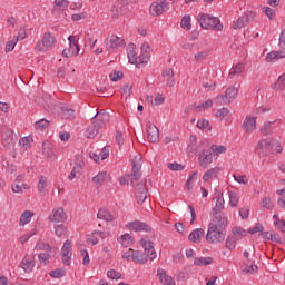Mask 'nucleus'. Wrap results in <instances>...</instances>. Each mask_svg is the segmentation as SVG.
<instances>
[{
  "instance_id": "f257e3e1",
  "label": "nucleus",
  "mask_w": 285,
  "mask_h": 285,
  "mask_svg": "<svg viewBox=\"0 0 285 285\" xmlns=\"http://www.w3.org/2000/svg\"><path fill=\"white\" fill-rule=\"evenodd\" d=\"M108 121H110V114H108V111H106L105 109L98 111L91 118V126L87 129L88 139H95V137L99 135V130H101V128H105Z\"/></svg>"
},
{
  "instance_id": "f03ea898",
  "label": "nucleus",
  "mask_w": 285,
  "mask_h": 285,
  "mask_svg": "<svg viewBox=\"0 0 285 285\" xmlns=\"http://www.w3.org/2000/svg\"><path fill=\"white\" fill-rule=\"evenodd\" d=\"M197 21L200 24V28H204L205 30H215L216 32L224 30V26L219 18L212 17L208 13H199L197 16Z\"/></svg>"
},
{
  "instance_id": "7ed1b4c3",
  "label": "nucleus",
  "mask_w": 285,
  "mask_h": 285,
  "mask_svg": "<svg viewBox=\"0 0 285 285\" xmlns=\"http://www.w3.org/2000/svg\"><path fill=\"white\" fill-rule=\"evenodd\" d=\"M226 239V229L218 228L215 224H209L207 234H206V242L208 244H222Z\"/></svg>"
},
{
  "instance_id": "20e7f679",
  "label": "nucleus",
  "mask_w": 285,
  "mask_h": 285,
  "mask_svg": "<svg viewBox=\"0 0 285 285\" xmlns=\"http://www.w3.org/2000/svg\"><path fill=\"white\" fill-rule=\"evenodd\" d=\"M258 150H264L265 148V155H275V153L279 154L284 149L282 148V145L279 144V140L273 138L271 140L262 139L257 144Z\"/></svg>"
},
{
  "instance_id": "39448f33",
  "label": "nucleus",
  "mask_w": 285,
  "mask_h": 285,
  "mask_svg": "<svg viewBox=\"0 0 285 285\" xmlns=\"http://www.w3.org/2000/svg\"><path fill=\"white\" fill-rule=\"evenodd\" d=\"M237 95H239V89L235 86H230L226 89L225 95H218L215 98V104H217V106H226V104L235 101V99H237Z\"/></svg>"
},
{
  "instance_id": "423d86ee",
  "label": "nucleus",
  "mask_w": 285,
  "mask_h": 285,
  "mask_svg": "<svg viewBox=\"0 0 285 285\" xmlns=\"http://www.w3.org/2000/svg\"><path fill=\"white\" fill-rule=\"evenodd\" d=\"M35 101L38 106H41L46 112H52V108H55V101H52L50 94H43L42 97L37 96Z\"/></svg>"
},
{
  "instance_id": "0eeeda50",
  "label": "nucleus",
  "mask_w": 285,
  "mask_h": 285,
  "mask_svg": "<svg viewBox=\"0 0 285 285\" xmlns=\"http://www.w3.org/2000/svg\"><path fill=\"white\" fill-rule=\"evenodd\" d=\"M125 47H126V41L124 40V38H119L115 35L110 36L106 43V48L109 52L119 50V48H125Z\"/></svg>"
},
{
  "instance_id": "6e6552de",
  "label": "nucleus",
  "mask_w": 285,
  "mask_h": 285,
  "mask_svg": "<svg viewBox=\"0 0 285 285\" xmlns=\"http://www.w3.org/2000/svg\"><path fill=\"white\" fill-rule=\"evenodd\" d=\"M210 164H213V151L203 149L198 155V166L205 170Z\"/></svg>"
},
{
  "instance_id": "1a4fd4ad",
  "label": "nucleus",
  "mask_w": 285,
  "mask_h": 285,
  "mask_svg": "<svg viewBox=\"0 0 285 285\" xmlns=\"http://www.w3.org/2000/svg\"><path fill=\"white\" fill-rule=\"evenodd\" d=\"M127 228H129V230H134L135 233H151L153 232V227L141 220H135L131 223L127 224Z\"/></svg>"
},
{
  "instance_id": "9d476101",
  "label": "nucleus",
  "mask_w": 285,
  "mask_h": 285,
  "mask_svg": "<svg viewBox=\"0 0 285 285\" xmlns=\"http://www.w3.org/2000/svg\"><path fill=\"white\" fill-rule=\"evenodd\" d=\"M255 19V12L250 11L249 13L242 16L240 18L237 19L236 22H234L233 28L234 30H239L242 28H245L250 23V21H254Z\"/></svg>"
},
{
  "instance_id": "9b49d317",
  "label": "nucleus",
  "mask_w": 285,
  "mask_h": 285,
  "mask_svg": "<svg viewBox=\"0 0 285 285\" xmlns=\"http://www.w3.org/2000/svg\"><path fill=\"white\" fill-rule=\"evenodd\" d=\"M140 244L144 248V252L147 257H149L150 262L157 257V252H155V243L153 240L141 239Z\"/></svg>"
},
{
  "instance_id": "f8f14e48",
  "label": "nucleus",
  "mask_w": 285,
  "mask_h": 285,
  "mask_svg": "<svg viewBox=\"0 0 285 285\" xmlns=\"http://www.w3.org/2000/svg\"><path fill=\"white\" fill-rule=\"evenodd\" d=\"M147 139L150 144L159 142V128L154 124H147Z\"/></svg>"
},
{
  "instance_id": "ddd939ff",
  "label": "nucleus",
  "mask_w": 285,
  "mask_h": 285,
  "mask_svg": "<svg viewBox=\"0 0 285 285\" xmlns=\"http://www.w3.org/2000/svg\"><path fill=\"white\" fill-rule=\"evenodd\" d=\"M2 144L4 146V148H14V132L10 129H7L6 131L2 132Z\"/></svg>"
},
{
  "instance_id": "4468645a",
  "label": "nucleus",
  "mask_w": 285,
  "mask_h": 285,
  "mask_svg": "<svg viewBox=\"0 0 285 285\" xmlns=\"http://www.w3.org/2000/svg\"><path fill=\"white\" fill-rule=\"evenodd\" d=\"M213 220L209 224H215L217 228H222L223 230H226L228 226V218L226 216H222V214H212Z\"/></svg>"
},
{
  "instance_id": "2eb2a0df",
  "label": "nucleus",
  "mask_w": 285,
  "mask_h": 285,
  "mask_svg": "<svg viewBox=\"0 0 285 285\" xmlns=\"http://www.w3.org/2000/svg\"><path fill=\"white\" fill-rule=\"evenodd\" d=\"M127 57H128L129 63L136 65V68H141V66L146 63L145 55H140L139 57H137L135 52H127Z\"/></svg>"
},
{
  "instance_id": "dca6fc26",
  "label": "nucleus",
  "mask_w": 285,
  "mask_h": 285,
  "mask_svg": "<svg viewBox=\"0 0 285 285\" xmlns=\"http://www.w3.org/2000/svg\"><path fill=\"white\" fill-rule=\"evenodd\" d=\"M164 0H157L156 2H153L149 9L150 14L153 17H159L160 14H164Z\"/></svg>"
},
{
  "instance_id": "f3484780",
  "label": "nucleus",
  "mask_w": 285,
  "mask_h": 285,
  "mask_svg": "<svg viewBox=\"0 0 285 285\" xmlns=\"http://www.w3.org/2000/svg\"><path fill=\"white\" fill-rule=\"evenodd\" d=\"M161 77L165 79L169 88H175V71L173 68H166L163 71Z\"/></svg>"
},
{
  "instance_id": "a211bd4d",
  "label": "nucleus",
  "mask_w": 285,
  "mask_h": 285,
  "mask_svg": "<svg viewBox=\"0 0 285 285\" xmlns=\"http://www.w3.org/2000/svg\"><path fill=\"white\" fill-rule=\"evenodd\" d=\"M243 128L245 129V132H253L257 128V119L254 117H246L243 122Z\"/></svg>"
},
{
  "instance_id": "6ab92c4d",
  "label": "nucleus",
  "mask_w": 285,
  "mask_h": 285,
  "mask_svg": "<svg viewBox=\"0 0 285 285\" xmlns=\"http://www.w3.org/2000/svg\"><path fill=\"white\" fill-rule=\"evenodd\" d=\"M283 50L279 51H272L266 55L265 59L268 63H271V61H277L279 59H285V47L282 48Z\"/></svg>"
},
{
  "instance_id": "aec40b11",
  "label": "nucleus",
  "mask_w": 285,
  "mask_h": 285,
  "mask_svg": "<svg viewBox=\"0 0 285 285\" xmlns=\"http://www.w3.org/2000/svg\"><path fill=\"white\" fill-rule=\"evenodd\" d=\"M219 173H222L220 167H214L212 169H208L204 175H203V181H210V179H217L219 176Z\"/></svg>"
},
{
  "instance_id": "412c9836",
  "label": "nucleus",
  "mask_w": 285,
  "mask_h": 285,
  "mask_svg": "<svg viewBox=\"0 0 285 285\" xmlns=\"http://www.w3.org/2000/svg\"><path fill=\"white\" fill-rule=\"evenodd\" d=\"M132 262H135V264H146V262H148V254L141 250H134Z\"/></svg>"
},
{
  "instance_id": "4be33fe9",
  "label": "nucleus",
  "mask_w": 285,
  "mask_h": 285,
  "mask_svg": "<svg viewBox=\"0 0 285 285\" xmlns=\"http://www.w3.org/2000/svg\"><path fill=\"white\" fill-rule=\"evenodd\" d=\"M50 222H63L66 219V212L62 207H59L58 209L53 210V214L49 216Z\"/></svg>"
},
{
  "instance_id": "5701e85b",
  "label": "nucleus",
  "mask_w": 285,
  "mask_h": 285,
  "mask_svg": "<svg viewBox=\"0 0 285 285\" xmlns=\"http://www.w3.org/2000/svg\"><path fill=\"white\" fill-rule=\"evenodd\" d=\"M204 235L205 232L202 228H196L189 234V242H193L194 244H199Z\"/></svg>"
},
{
  "instance_id": "b1692460",
  "label": "nucleus",
  "mask_w": 285,
  "mask_h": 285,
  "mask_svg": "<svg viewBox=\"0 0 285 285\" xmlns=\"http://www.w3.org/2000/svg\"><path fill=\"white\" fill-rule=\"evenodd\" d=\"M239 240V237L235 236V234L230 233L227 236V239L225 242V247L228 250H235L236 246H237V242Z\"/></svg>"
},
{
  "instance_id": "393cba45",
  "label": "nucleus",
  "mask_w": 285,
  "mask_h": 285,
  "mask_svg": "<svg viewBox=\"0 0 285 285\" xmlns=\"http://www.w3.org/2000/svg\"><path fill=\"white\" fill-rule=\"evenodd\" d=\"M35 259H28V256H24L21 261V268L24 271V273H32L35 269Z\"/></svg>"
},
{
  "instance_id": "a878e982",
  "label": "nucleus",
  "mask_w": 285,
  "mask_h": 285,
  "mask_svg": "<svg viewBox=\"0 0 285 285\" xmlns=\"http://www.w3.org/2000/svg\"><path fill=\"white\" fill-rule=\"evenodd\" d=\"M158 277L160 284L164 285H175L173 277L168 276L164 269H158Z\"/></svg>"
},
{
  "instance_id": "bb28decb",
  "label": "nucleus",
  "mask_w": 285,
  "mask_h": 285,
  "mask_svg": "<svg viewBox=\"0 0 285 285\" xmlns=\"http://www.w3.org/2000/svg\"><path fill=\"white\" fill-rule=\"evenodd\" d=\"M68 41H69L68 50L72 55H79V43H77V36H69Z\"/></svg>"
},
{
  "instance_id": "cd10ccee",
  "label": "nucleus",
  "mask_w": 285,
  "mask_h": 285,
  "mask_svg": "<svg viewBox=\"0 0 285 285\" xmlns=\"http://www.w3.org/2000/svg\"><path fill=\"white\" fill-rule=\"evenodd\" d=\"M131 179L134 181H139V179H141V164L132 163Z\"/></svg>"
},
{
  "instance_id": "c85d7f7f",
  "label": "nucleus",
  "mask_w": 285,
  "mask_h": 285,
  "mask_svg": "<svg viewBox=\"0 0 285 285\" xmlns=\"http://www.w3.org/2000/svg\"><path fill=\"white\" fill-rule=\"evenodd\" d=\"M33 216H35V213L31 210L23 212L20 216L19 225L26 226V224H30Z\"/></svg>"
},
{
  "instance_id": "c756f323",
  "label": "nucleus",
  "mask_w": 285,
  "mask_h": 285,
  "mask_svg": "<svg viewBox=\"0 0 285 285\" xmlns=\"http://www.w3.org/2000/svg\"><path fill=\"white\" fill-rule=\"evenodd\" d=\"M41 41L43 48H52L55 46V37H52L51 32L45 33Z\"/></svg>"
},
{
  "instance_id": "7c9ffc66",
  "label": "nucleus",
  "mask_w": 285,
  "mask_h": 285,
  "mask_svg": "<svg viewBox=\"0 0 285 285\" xmlns=\"http://www.w3.org/2000/svg\"><path fill=\"white\" fill-rule=\"evenodd\" d=\"M97 218L98 219H105V222H114L115 216L111 215L110 212H108V209H99L98 214H97Z\"/></svg>"
},
{
  "instance_id": "2f4dec72",
  "label": "nucleus",
  "mask_w": 285,
  "mask_h": 285,
  "mask_svg": "<svg viewBox=\"0 0 285 285\" xmlns=\"http://www.w3.org/2000/svg\"><path fill=\"white\" fill-rule=\"evenodd\" d=\"M216 117L219 119V121H228V119H230V110H228L226 107H223L216 112Z\"/></svg>"
},
{
  "instance_id": "473e14b6",
  "label": "nucleus",
  "mask_w": 285,
  "mask_h": 285,
  "mask_svg": "<svg viewBox=\"0 0 285 285\" xmlns=\"http://www.w3.org/2000/svg\"><path fill=\"white\" fill-rule=\"evenodd\" d=\"M273 124H275V121L264 122V125L261 127L262 135H265V137H271V135H273Z\"/></svg>"
},
{
  "instance_id": "72a5a7b5",
  "label": "nucleus",
  "mask_w": 285,
  "mask_h": 285,
  "mask_svg": "<svg viewBox=\"0 0 285 285\" xmlns=\"http://www.w3.org/2000/svg\"><path fill=\"white\" fill-rule=\"evenodd\" d=\"M224 204H226V202L224 200V197L218 196L217 200H216V205L212 210V214H222V210H224L225 206Z\"/></svg>"
},
{
  "instance_id": "f704fd0d",
  "label": "nucleus",
  "mask_w": 285,
  "mask_h": 285,
  "mask_svg": "<svg viewBox=\"0 0 285 285\" xmlns=\"http://www.w3.org/2000/svg\"><path fill=\"white\" fill-rule=\"evenodd\" d=\"M213 257H196L194 259L195 266H209V264H213Z\"/></svg>"
},
{
  "instance_id": "c9c22d12",
  "label": "nucleus",
  "mask_w": 285,
  "mask_h": 285,
  "mask_svg": "<svg viewBox=\"0 0 285 285\" xmlns=\"http://www.w3.org/2000/svg\"><path fill=\"white\" fill-rule=\"evenodd\" d=\"M244 68H246L244 63L233 66L229 71V79H234L235 75H242V72H244Z\"/></svg>"
},
{
  "instance_id": "e433bc0d",
  "label": "nucleus",
  "mask_w": 285,
  "mask_h": 285,
  "mask_svg": "<svg viewBox=\"0 0 285 285\" xmlns=\"http://www.w3.org/2000/svg\"><path fill=\"white\" fill-rule=\"evenodd\" d=\"M148 184L150 186V180H148V179H145V180H141L140 183H138L135 186L136 193H148Z\"/></svg>"
},
{
  "instance_id": "4c0bfd02",
  "label": "nucleus",
  "mask_w": 285,
  "mask_h": 285,
  "mask_svg": "<svg viewBox=\"0 0 285 285\" xmlns=\"http://www.w3.org/2000/svg\"><path fill=\"white\" fill-rule=\"evenodd\" d=\"M106 179H108V173L100 171L96 176L92 177V183L99 184V186H101V184H104V181H106Z\"/></svg>"
},
{
  "instance_id": "58836bf2",
  "label": "nucleus",
  "mask_w": 285,
  "mask_h": 285,
  "mask_svg": "<svg viewBox=\"0 0 285 285\" xmlns=\"http://www.w3.org/2000/svg\"><path fill=\"white\" fill-rule=\"evenodd\" d=\"M132 244H135V238L130 234L121 235V245L125 246V248L132 246Z\"/></svg>"
},
{
  "instance_id": "ea45409f",
  "label": "nucleus",
  "mask_w": 285,
  "mask_h": 285,
  "mask_svg": "<svg viewBox=\"0 0 285 285\" xmlns=\"http://www.w3.org/2000/svg\"><path fill=\"white\" fill-rule=\"evenodd\" d=\"M61 117L62 119H72L75 117V109L62 107L61 108Z\"/></svg>"
},
{
  "instance_id": "a19ab883",
  "label": "nucleus",
  "mask_w": 285,
  "mask_h": 285,
  "mask_svg": "<svg viewBox=\"0 0 285 285\" xmlns=\"http://www.w3.org/2000/svg\"><path fill=\"white\" fill-rule=\"evenodd\" d=\"M70 250H72V242L66 240L61 248L62 257H68L69 255H72Z\"/></svg>"
},
{
  "instance_id": "79ce46f5",
  "label": "nucleus",
  "mask_w": 285,
  "mask_h": 285,
  "mask_svg": "<svg viewBox=\"0 0 285 285\" xmlns=\"http://www.w3.org/2000/svg\"><path fill=\"white\" fill-rule=\"evenodd\" d=\"M238 204H239V196H237L236 193L229 191V205L233 208H237Z\"/></svg>"
},
{
  "instance_id": "37998d69",
  "label": "nucleus",
  "mask_w": 285,
  "mask_h": 285,
  "mask_svg": "<svg viewBox=\"0 0 285 285\" xmlns=\"http://www.w3.org/2000/svg\"><path fill=\"white\" fill-rule=\"evenodd\" d=\"M140 50H141L140 55L145 56V63H147L148 62V57H150V45H148L146 42L142 43Z\"/></svg>"
},
{
  "instance_id": "c03bdc74",
  "label": "nucleus",
  "mask_w": 285,
  "mask_h": 285,
  "mask_svg": "<svg viewBox=\"0 0 285 285\" xmlns=\"http://www.w3.org/2000/svg\"><path fill=\"white\" fill-rule=\"evenodd\" d=\"M226 146H224V145H219V146H217V145H212L210 146V151H212V154L213 153H216V155H224V153H226Z\"/></svg>"
},
{
  "instance_id": "a18cd8bd",
  "label": "nucleus",
  "mask_w": 285,
  "mask_h": 285,
  "mask_svg": "<svg viewBox=\"0 0 285 285\" xmlns=\"http://www.w3.org/2000/svg\"><path fill=\"white\" fill-rule=\"evenodd\" d=\"M96 234H88L86 236V242L87 244H89L90 246H97V244H99V238H97V236H95Z\"/></svg>"
},
{
  "instance_id": "49530a36",
  "label": "nucleus",
  "mask_w": 285,
  "mask_h": 285,
  "mask_svg": "<svg viewBox=\"0 0 285 285\" xmlns=\"http://www.w3.org/2000/svg\"><path fill=\"white\" fill-rule=\"evenodd\" d=\"M48 126H50V121L47 119H40V120L36 121V128L38 130H46V128H48Z\"/></svg>"
},
{
  "instance_id": "de8ad7c7",
  "label": "nucleus",
  "mask_w": 285,
  "mask_h": 285,
  "mask_svg": "<svg viewBox=\"0 0 285 285\" xmlns=\"http://www.w3.org/2000/svg\"><path fill=\"white\" fill-rule=\"evenodd\" d=\"M38 259L45 264V266H48V264H50V253H40L38 255Z\"/></svg>"
},
{
  "instance_id": "09e8293b",
  "label": "nucleus",
  "mask_w": 285,
  "mask_h": 285,
  "mask_svg": "<svg viewBox=\"0 0 285 285\" xmlns=\"http://www.w3.org/2000/svg\"><path fill=\"white\" fill-rule=\"evenodd\" d=\"M247 233H249V235H255V233H264V225H262V223H257L255 225V227H252L247 230Z\"/></svg>"
},
{
  "instance_id": "8fccbe9b",
  "label": "nucleus",
  "mask_w": 285,
  "mask_h": 285,
  "mask_svg": "<svg viewBox=\"0 0 285 285\" xmlns=\"http://www.w3.org/2000/svg\"><path fill=\"white\" fill-rule=\"evenodd\" d=\"M49 275L55 279H61V277L66 275V272L63 269H53L49 273Z\"/></svg>"
},
{
  "instance_id": "3c124183",
  "label": "nucleus",
  "mask_w": 285,
  "mask_h": 285,
  "mask_svg": "<svg viewBox=\"0 0 285 285\" xmlns=\"http://www.w3.org/2000/svg\"><path fill=\"white\" fill-rule=\"evenodd\" d=\"M247 233H248V232H246V229H244V228H242V227H233V229H232V234H233L234 236H236V237H237V235H238L239 237H246Z\"/></svg>"
},
{
  "instance_id": "603ef678",
  "label": "nucleus",
  "mask_w": 285,
  "mask_h": 285,
  "mask_svg": "<svg viewBox=\"0 0 285 285\" xmlns=\"http://www.w3.org/2000/svg\"><path fill=\"white\" fill-rule=\"evenodd\" d=\"M181 28L184 30H190L191 24H190V16H184L180 22Z\"/></svg>"
},
{
  "instance_id": "864d4df0",
  "label": "nucleus",
  "mask_w": 285,
  "mask_h": 285,
  "mask_svg": "<svg viewBox=\"0 0 285 285\" xmlns=\"http://www.w3.org/2000/svg\"><path fill=\"white\" fill-rule=\"evenodd\" d=\"M146 199H148V191L136 193V202L138 204H144Z\"/></svg>"
},
{
  "instance_id": "5fc2aeb1",
  "label": "nucleus",
  "mask_w": 285,
  "mask_h": 285,
  "mask_svg": "<svg viewBox=\"0 0 285 285\" xmlns=\"http://www.w3.org/2000/svg\"><path fill=\"white\" fill-rule=\"evenodd\" d=\"M261 204L263 208H266L267 210H273V200H271V198H263Z\"/></svg>"
},
{
  "instance_id": "6e6d98bb",
  "label": "nucleus",
  "mask_w": 285,
  "mask_h": 285,
  "mask_svg": "<svg viewBox=\"0 0 285 285\" xmlns=\"http://www.w3.org/2000/svg\"><path fill=\"white\" fill-rule=\"evenodd\" d=\"M197 128H199L200 130H210L209 122L206 119H200L197 121Z\"/></svg>"
},
{
  "instance_id": "4d7b16f0",
  "label": "nucleus",
  "mask_w": 285,
  "mask_h": 285,
  "mask_svg": "<svg viewBox=\"0 0 285 285\" xmlns=\"http://www.w3.org/2000/svg\"><path fill=\"white\" fill-rule=\"evenodd\" d=\"M263 12H264V14H266V17L269 20L275 19V9H273L271 7H265V8H263Z\"/></svg>"
},
{
  "instance_id": "13d9d810",
  "label": "nucleus",
  "mask_w": 285,
  "mask_h": 285,
  "mask_svg": "<svg viewBox=\"0 0 285 285\" xmlns=\"http://www.w3.org/2000/svg\"><path fill=\"white\" fill-rule=\"evenodd\" d=\"M55 233H56L57 237H63V235H66V225L59 224L55 228Z\"/></svg>"
},
{
  "instance_id": "bf43d9fd",
  "label": "nucleus",
  "mask_w": 285,
  "mask_h": 285,
  "mask_svg": "<svg viewBox=\"0 0 285 285\" xmlns=\"http://www.w3.org/2000/svg\"><path fill=\"white\" fill-rule=\"evenodd\" d=\"M107 277H109V279H121V273L116 269H110L107 272Z\"/></svg>"
},
{
  "instance_id": "052dcab7",
  "label": "nucleus",
  "mask_w": 285,
  "mask_h": 285,
  "mask_svg": "<svg viewBox=\"0 0 285 285\" xmlns=\"http://www.w3.org/2000/svg\"><path fill=\"white\" fill-rule=\"evenodd\" d=\"M111 81H119V79H124V72L115 70L114 73L109 75Z\"/></svg>"
},
{
  "instance_id": "680f3d73",
  "label": "nucleus",
  "mask_w": 285,
  "mask_h": 285,
  "mask_svg": "<svg viewBox=\"0 0 285 285\" xmlns=\"http://www.w3.org/2000/svg\"><path fill=\"white\" fill-rule=\"evenodd\" d=\"M46 184H48V179H46L43 176L39 177V183H38V190L39 193H43L46 188Z\"/></svg>"
},
{
  "instance_id": "e2e57ef3",
  "label": "nucleus",
  "mask_w": 285,
  "mask_h": 285,
  "mask_svg": "<svg viewBox=\"0 0 285 285\" xmlns=\"http://www.w3.org/2000/svg\"><path fill=\"white\" fill-rule=\"evenodd\" d=\"M17 40L13 38L12 40L8 41L6 43V52H12V50H14V47L17 46Z\"/></svg>"
},
{
  "instance_id": "0e129e2a",
  "label": "nucleus",
  "mask_w": 285,
  "mask_h": 285,
  "mask_svg": "<svg viewBox=\"0 0 285 285\" xmlns=\"http://www.w3.org/2000/svg\"><path fill=\"white\" fill-rule=\"evenodd\" d=\"M213 106V100L208 99L205 102L198 105V111L202 112V110H206Z\"/></svg>"
},
{
  "instance_id": "69168bd1",
  "label": "nucleus",
  "mask_w": 285,
  "mask_h": 285,
  "mask_svg": "<svg viewBox=\"0 0 285 285\" xmlns=\"http://www.w3.org/2000/svg\"><path fill=\"white\" fill-rule=\"evenodd\" d=\"M239 215L242 219H248V216L250 215V209L248 207H242L239 209Z\"/></svg>"
},
{
  "instance_id": "338daca9",
  "label": "nucleus",
  "mask_w": 285,
  "mask_h": 285,
  "mask_svg": "<svg viewBox=\"0 0 285 285\" xmlns=\"http://www.w3.org/2000/svg\"><path fill=\"white\" fill-rule=\"evenodd\" d=\"M169 170H184V165L179 164V163H171L168 165Z\"/></svg>"
},
{
  "instance_id": "774afa93",
  "label": "nucleus",
  "mask_w": 285,
  "mask_h": 285,
  "mask_svg": "<svg viewBox=\"0 0 285 285\" xmlns=\"http://www.w3.org/2000/svg\"><path fill=\"white\" fill-rule=\"evenodd\" d=\"M278 46L279 48H285V29L281 31Z\"/></svg>"
}]
</instances>
